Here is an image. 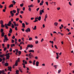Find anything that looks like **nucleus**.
Here are the masks:
<instances>
[{
	"mask_svg": "<svg viewBox=\"0 0 74 74\" xmlns=\"http://www.w3.org/2000/svg\"><path fill=\"white\" fill-rule=\"evenodd\" d=\"M11 25V21H10L9 22V23L8 24H5V26L6 29H8V26H10Z\"/></svg>",
	"mask_w": 74,
	"mask_h": 74,
	"instance_id": "f257e3e1",
	"label": "nucleus"
},
{
	"mask_svg": "<svg viewBox=\"0 0 74 74\" xmlns=\"http://www.w3.org/2000/svg\"><path fill=\"white\" fill-rule=\"evenodd\" d=\"M33 47V45H27V47L26 48V50H27L29 48H32Z\"/></svg>",
	"mask_w": 74,
	"mask_h": 74,
	"instance_id": "f03ea898",
	"label": "nucleus"
},
{
	"mask_svg": "<svg viewBox=\"0 0 74 74\" xmlns=\"http://www.w3.org/2000/svg\"><path fill=\"white\" fill-rule=\"evenodd\" d=\"M10 53H8V54H6L5 55V56L6 57V60H7V59H9V58L10 57Z\"/></svg>",
	"mask_w": 74,
	"mask_h": 74,
	"instance_id": "7ed1b4c3",
	"label": "nucleus"
},
{
	"mask_svg": "<svg viewBox=\"0 0 74 74\" xmlns=\"http://www.w3.org/2000/svg\"><path fill=\"white\" fill-rule=\"evenodd\" d=\"M42 13H44V9L40 10V11L39 15H42Z\"/></svg>",
	"mask_w": 74,
	"mask_h": 74,
	"instance_id": "20e7f679",
	"label": "nucleus"
},
{
	"mask_svg": "<svg viewBox=\"0 0 74 74\" xmlns=\"http://www.w3.org/2000/svg\"><path fill=\"white\" fill-rule=\"evenodd\" d=\"M32 54V53H30L29 54V58L30 59H32V58H34V56H33V54Z\"/></svg>",
	"mask_w": 74,
	"mask_h": 74,
	"instance_id": "39448f33",
	"label": "nucleus"
},
{
	"mask_svg": "<svg viewBox=\"0 0 74 74\" xmlns=\"http://www.w3.org/2000/svg\"><path fill=\"white\" fill-rule=\"evenodd\" d=\"M8 38L7 37H5L4 39H3V42H7V41H8Z\"/></svg>",
	"mask_w": 74,
	"mask_h": 74,
	"instance_id": "423d86ee",
	"label": "nucleus"
},
{
	"mask_svg": "<svg viewBox=\"0 0 74 74\" xmlns=\"http://www.w3.org/2000/svg\"><path fill=\"white\" fill-rule=\"evenodd\" d=\"M18 66V62H17V60H16V61L14 65L13 66V68L14 69V67H15V66Z\"/></svg>",
	"mask_w": 74,
	"mask_h": 74,
	"instance_id": "0eeeda50",
	"label": "nucleus"
},
{
	"mask_svg": "<svg viewBox=\"0 0 74 74\" xmlns=\"http://www.w3.org/2000/svg\"><path fill=\"white\" fill-rule=\"evenodd\" d=\"M26 32L27 33H28V32H30V29L29 28H27V29L25 30Z\"/></svg>",
	"mask_w": 74,
	"mask_h": 74,
	"instance_id": "6e6552de",
	"label": "nucleus"
},
{
	"mask_svg": "<svg viewBox=\"0 0 74 74\" xmlns=\"http://www.w3.org/2000/svg\"><path fill=\"white\" fill-rule=\"evenodd\" d=\"M16 22H15L14 21L13 22L14 26H19V24H18L16 23Z\"/></svg>",
	"mask_w": 74,
	"mask_h": 74,
	"instance_id": "1a4fd4ad",
	"label": "nucleus"
},
{
	"mask_svg": "<svg viewBox=\"0 0 74 74\" xmlns=\"http://www.w3.org/2000/svg\"><path fill=\"white\" fill-rule=\"evenodd\" d=\"M8 70H10V71H11V69H12V67L11 66H8Z\"/></svg>",
	"mask_w": 74,
	"mask_h": 74,
	"instance_id": "9d476101",
	"label": "nucleus"
},
{
	"mask_svg": "<svg viewBox=\"0 0 74 74\" xmlns=\"http://www.w3.org/2000/svg\"><path fill=\"white\" fill-rule=\"evenodd\" d=\"M10 13L11 14V16H12V17H13V16H14V13H12V11H11L10 12Z\"/></svg>",
	"mask_w": 74,
	"mask_h": 74,
	"instance_id": "9b49d317",
	"label": "nucleus"
},
{
	"mask_svg": "<svg viewBox=\"0 0 74 74\" xmlns=\"http://www.w3.org/2000/svg\"><path fill=\"white\" fill-rule=\"evenodd\" d=\"M4 72H5V71H4V70H3L2 71H0V74H1V73H3V74H5V73H4Z\"/></svg>",
	"mask_w": 74,
	"mask_h": 74,
	"instance_id": "f8f14e48",
	"label": "nucleus"
},
{
	"mask_svg": "<svg viewBox=\"0 0 74 74\" xmlns=\"http://www.w3.org/2000/svg\"><path fill=\"white\" fill-rule=\"evenodd\" d=\"M5 54H3L2 55L0 54V58H3V57L5 56Z\"/></svg>",
	"mask_w": 74,
	"mask_h": 74,
	"instance_id": "ddd939ff",
	"label": "nucleus"
},
{
	"mask_svg": "<svg viewBox=\"0 0 74 74\" xmlns=\"http://www.w3.org/2000/svg\"><path fill=\"white\" fill-rule=\"evenodd\" d=\"M12 32V29L11 28H10V30L9 31V33H10L11 34Z\"/></svg>",
	"mask_w": 74,
	"mask_h": 74,
	"instance_id": "4468645a",
	"label": "nucleus"
},
{
	"mask_svg": "<svg viewBox=\"0 0 74 74\" xmlns=\"http://www.w3.org/2000/svg\"><path fill=\"white\" fill-rule=\"evenodd\" d=\"M39 62L38 61H37L36 62V66H39Z\"/></svg>",
	"mask_w": 74,
	"mask_h": 74,
	"instance_id": "2eb2a0df",
	"label": "nucleus"
},
{
	"mask_svg": "<svg viewBox=\"0 0 74 74\" xmlns=\"http://www.w3.org/2000/svg\"><path fill=\"white\" fill-rule=\"evenodd\" d=\"M22 27H23V28H25V23H23L22 24Z\"/></svg>",
	"mask_w": 74,
	"mask_h": 74,
	"instance_id": "dca6fc26",
	"label": "nucleus"
},
{
	"mask_svg": "<svg viewBox=\"0 0 74 74\" xmlns=\"http://www.w3.org/2000/svg\"><path fill=\"white\" fill-rule=\"evenodd\" d=\"M34 7V5H33L31 4L30 5H29L28 6V8H30V7Z\"/></svg>",
	"mask_w": 74,
	"mask_h": 74,
	"instance_id": "f3484780",
	"label": "nucleus"
},
{
	"mask_svg": "<svg viewBox=\"0 0 74 74\" xmlns=\"http://www.w3.org/2000/svg\"><path fill=\"white\" fill-rule=\"evenodd\" d=\"M29 52H32L33 53L34 52V51L33 50H30L29 51Z\"/></svg>",
	"mask_w": 74,
	"mask_h": 74,
	"instance_id": "a211bd4d",
	"label": "nucleus"
},
{
	"mask_svg": "<svg viewBox=\"0 0 74 74\" xmlns=\"http://www.w3.org/2000/svg\"><path fill=\"white\" fill-rule=\"evenodd\" d=\"M10 8H11V7H14V5L13 4H11L9 6Z\"/></svg>",
	"mask_w": 74,
	"mask_h": 74,
	"instance_id": "6ab92c4d",
	"label": "nucleus"
},
{
	"mask_svg": "<svg viewBox=\"0 0 74 74\" xmlns=\"http://www.w3.org/2000/svg\"><path fill=\"white\" fill-rule=\"evenodd\" d=\"M1 36L2 37H4V32L2 33Z\"/></svg>",
	"mask_w": 74,
	"mask_h": 74,
	"instance_id": "aec40b11",
	"label": "nucleus"
},
{
	"mask_svg": "<svg viewBox=\"0 0 74 74\" xmlns=\"http://www.w3.org/2000/svg\"><path fill=\"white\" fill-rule=\"evenodd\" d=\"M41 17L40 16L38 17V20L40 21H41Z\"/></svg>",
	"mask_w": 74,
	"mask_h": 74,
	"instance_id": "412c9836",
	"label": "nucleus"
},
{
	"mask_svg": "<svg viewBox=\"0 0 74 74\" xmlns=\"http://www.w3.org/2000/svg\"><path fill=\"white\" fill-rule=\"evenodd\" d=\"M58 23L56 22H55L54 23V25L55 26H58Z\"/></svg>",
	"mask_w": 74,
	"mask_h": 74,
	"instance_id": "4be33fe9",
	"label": "nucleus"
},
{
	"mask_svg": "<svg viewBox=\"0 0 74 74\" xmlns=\"http://www.w3.org/2000/svg\"><path fill=\"white\" fill-rule=\"evenodd\" d=\"M12 3L13 4V5H15V3H16V2L14 1V0L12 1Z\"/></svg>",
	"mask_w": 74,
	"mask_h": 74,
	"instance_id": "5701e85b",
	"label": "nucleus"
},
{
	"mask_svg": "<svg viewBox=\"0 0 74 74\" xmlns=\"http://www.w3.org/2000/svg\"><path fill=\"white\" fill-rule=\"evenodd\" d=\"M5 66H8V63L6 62L5 64Z\"/></svg>",
	"mask_w": 74,
	"mask_h": 74,
	"instance_id": "b1692460",
	"label": "nucleus"
},
{
	"mask_svg": "<svg viewBox=\"0 0 74 74\" xmlns=\"http://www.w3.org/2000/svg\"><path fill=\"white\" fill-rule=\"evenodd\" d=\"M0 24H1V25H2V24H3V21L2 20H1L0 21Z\"/></svg>",
	"mask_w": 74,
	"mask_h": 74,
	"instance_id": "393cba45",
	"label": "nucleus"
},
{
	"mask_svg": "<svg viewBox=\"0 0 74 74\" xmlns=\"http://www.w3.org/2000/svg\"><path fill=\"white\" fill-rule=\"evenodd\" d=\"M17 62H20V58H18V59L17 60Z\"/></svg>",
	"mask_w": 74,
	"mask_h": 74,
	"instance_id": "a878e982",
	"label": "nucleus"
},
{
	"mask_svg": "<svg viewBox=\"0 0 74 74\" xmlns=\"http://www.w3.org/2000/svg\"><path fill=\"white\" fill-rule=\"evenodd\" d=\"M10 45L11 48H12V47H15V44H11Z\"/></svg>",
	"mask_w": 74,
	"mask_h": 74,
	"instance_id": "bb28decb",
	"label": "nucleus"
},
{
	"mask_svg": "<svg viewBox=\"0 0 74 74\" xmlns=\"http://www.w3.org/2000/svg\"><path fill=\"white\" fill-rule=\"evenodd\" d=\"M16 74H19V70H17L16 71Z\"/></svg>",
	"mask_w": 74,
	"mask_h": 74,
	"instance_id": "cd10ccee",
	"label": "nucleus"
},
{
	"mask_svg": "<svg viewBox=\"0 0 74 74\" xmlns=\"http://www.w3.org/2000/svg\"><path fill=\"white\" fill-rule=\"evenodd\" d=\"M18 69L19 71L21 72V73H23V72H22V69H21L20 67L18 68Z\"/></svg>",
	"mask_w": 74,
	"mask_h": 74,
	"instance_id": "c85d7f7f",
	"label": "nucleus"
},
{
	"mask_svg": "<svg viewBox=\"0 0 74 74\" xmlns=\"http://www.w3.org/2000/svg\"><path fill=\"white\" fill-rule=\"evenodd\" d=\"M4 31V30H3V29H1V31H0V32H1V33H3V32H3Z\"/></svg>",
	"mask_w": 74,
	"mask_h": 74,
	"instance_id": "c756f323",
	"label": "nucleus"
},
{
	"mask_svg": "<svg viewBox=\"0 0 74 74\" xmlns=\"http://www.w3.org/2000/svg\"><path fill=\"white\" fill-rule=\"evenodd\" d=\"M36 64V60H34V61L33 62V64L34 65H35Z\"/></svg>",
	"mask_w": 74,
	"mask_h": 74,
	"instance_id": "7c9ffc66",
	"label": "nucleus"
},
{
	"mask_svg": "<svg viewBox=\"0 0 74 74\" xmlns=\"http://www.w3.org/2000/svg\"><path fill=\"white\" fill-rule=\"evenodd\" d=\"M37 29V26H34V28L33 29V30H36Z\"/></svg>",
	"mask_w": 74,
	"mask_h": 74,
	"instance_id": "2f4dec72",
	"label": "nucleus"
},
{
	"mask_svg": "<svg viewBox=\"0 0 74 74\" xmlns=\"http://www.w3.org/2000/svg\"><path fill=\"white\" fill-rule=\"evenodd\" d=\"M11 27L12 28V29H14L15 27H14V24H12V26H11Z\"/></svg>",
	"mask_w": 74,
	"mask_h": 74,
	"instance_id": "473e14b6",
	"label": "nucleus"
},
{
	"mask_svg": "<svg viewBox=\"0 0 74 74\" xmlns=\"http://www.w3.org/2000/svg\"><path fill=\"white\" fill-rule=\"evenodd\" d=\"M5 26V25H3V24H1V27H2V28L4 27Z\"/></svg>",
	"mask_w": 74,
	"mask_h": 74,
	"instance_id": "72a5a7b5",
	"label": "nucleus"
},
{
	"mask_svg": "<svg viewBox=\"0 0 74 74\" xmlns=\"http://www.w3.org/2000/svg\"><path fill=\"white\" fill-rule=\"evenodd\" d=\"M54 67H55V69H56L57 68V67H57V66H58V65H53V66Z\"/></svg>",
	"mask_w": 74,
	"mask_h": 74,
	"instance_id": "f704fd0d",
	"label": "nucleus"
},
{
	"mask_svg": "<svg viewBox=\"0 0 74 74\" xmlns=\"http://www.w3.org/2000/svg\"><path fill=\"white\" fill-rule=\"evenodd\" d=\"M6 50H7V47H5V48L4 47V49H3L4 51H5H5Z\"/></svg>",
	"mask_w": 74,
	"mask_h": 74,
	"instance_id": "c9c22d12",
	"label": "nucleus"
},
{
	"mask_svg": "<svg viewBox=\"0 0 74 74\" xmlns=\"http://www.w3.org/2000/svg\"><path fill=\"white\" fill-rule=\"evenodd\" d=\"M47 18H48V15H47V14H46L45 16V18L47 19Z\"/></svg>",
	"mask_w": 74,
	"mask_h": 74,
	"instance_id": "e433bc0d",
	"label": "nucleus"
},
{
	"mask_svg": "<svg viewBox=\"0 0 74 74\" xmlns=\"http://www.w3.org/2000/svg\"><path fill=\"white\" fill-rule=\"evenodd\" d=\"M22 65H23V67H24V68H25V64L23 63Z\"/></svg>",
	"mask_w": 74,
	"mask_h": 74,
	"instance_id": "4c0bfd02",
	"label": "nucleus"
},
{
	"mask_svg": "<svg viewBox=\"0 0 74 74\" xmlns=\"http://www.w3.org/2000/svg\"><path fill=\"white\" fill-rule=\"evenodd\" d=\"M12 12H13V13H16V10H13Z\"/></svg>",
	"mask_w": 74,
	"mask_h": 74,
	"instance_id": "58836bf2",
	"label": "nucleus"
},
{
	"mask_svg": "<svg viewBox=\"0 0 74 74\" xmlns=\"http://www.w3.org/2000/svg\"><path fill=\"white\" fill-rule=\"evenodd\" d=\"M3 6L1 5V4H0V8H3Z\"/></svg>",
	"mask_w": 74,
	"mask_h": 74,
	"instance_id": "ea45409f",
	"label": "nucleus"
},
{
	"mask_svg": "<svg viewBox=\"0 0 74 74\" xmlns=\"http://www.w3.org/2000/svg\"><path fill=\"white\" fill-rule=\"evenodd\" d=\"M20 5V7H23V3H22V4H21Z\"/></svg>",
	"mask_w": 74,
	"mask_h": 74,
	"instance_id": "a19ab883",
	"label": "nucleus"
},
{
	"mask_svg": "<svg viewBox=\"0 0 74 74\" xmlns=\"http://www.w3.org/2000/svg\"><path fill=\"white\" fill-rule=\"evenodd\" d=\"M38 22V20H37V19H35V21H34V22Z\"/></svg>",
	"mask_w": 74,
	"mask_h": 74,
	"instance_id": "79ce46f5",
	"label": "nucleus"
},
{
	"mask_svg": "<svg viewBox=\"0 0 74 74\" xmlns=\"http://www.w3.org/2000/svg\"><path fill=\"white\" fill-rule=\"evenodd\" d=\"M18 55H21V51H19L18 52Z\"/></svg>",
	"mask_w": 74,
	"mask_h": 74,
	"instance_id": "37998d69",
	"label": "nucleus"
},
{
	"mask_svg": "<svg viewBox=\"0 0 74 74\" xmlns=\"http://www.w3.org/2000/svg\"><path fill=\"white\" fill-rule=\"evenodd\" d=\"M35 59H36V60H37V59H38V57L37 56L35 57Z\"/></svg>",
	"mask_w": 74,
	"mask_h": 74,
	"instance_id": "c03bdc74",
	"label": "nucleus"
},
{
	"mask_svg": "<svg viewBox=\"0 0 74 74\" xmlns=\"http://www.w3.org/2000/svg\"><path fill=\"white\" fill-rule=\"evenodd\" d=\"M35 44H38V41H36Z\"/></svg>",
	"mask_w": 74,
	"mask_h": 74,
	"instance_id": "a18cd8bd",
	"label": "nucleus"
},
{
	"mask_svg": "<svg viewBox=\"0 0 74 74\" xmlns=\"http://www.w3.org/2000/svg\"><path fill=\"white\" fill-rule=\"evenodd\" d=\"M56 54L57 55V56H59H59H59V53H56Z\"/></svg>",
	"mask_w": 74,
	"mask_h": 74,
	"instance_id": "49530a36",
	"label": "nucleus"
},
{
	"mask_svg": "<svg viewBox=\"0 0 74 74\" xmlns=\"http://www.w3.org/2000/svg\"><path fill=\"white\" fill-rule=\"evenodd\" d=\"M29 41H31V40H32V37H30L29 38Z\"/></svg>",
	"mask_w": 74,
	"mask_h": 74,
	"instance_id": "de8ad7c7",
	"label": "nucleus"
},
{
	"mask_svg": "<svg viewBox=\"0 0 74 74\" xmlns=\"http://www.w3.org/2000/svg\"><path fill=\"white\" fill-rule=\"evenodd\" d=\"M49 42L50 43H51L52 44H53V41H50Z\"/></svg>",
	"mask_w": 74,
	"mask_h": 74,
	"instance_id": "09e8293b",
	"label": "nucleus"
},
{
	"mask_svg": "<svg viewBox=\"0 0 74 74\" xmlns=\"http://www.w3.org/2000/svg\"><path fill=\"white\" fill-rule=\"evenodd\" d=\"M14 40L13 39H12V43H14Z\"/></svg>",
	"mask_w": 74,
	"mask_h": 74,
	"instance_id": "8fccbe9b",
	"label": "nucleus"
},
{
	"mask_svg": "<svg viewBox=\"0 0 74 74\" xmlns=\"http://www.w3.org/2000/svg\"><path fill=\"white\" fill-rule=\"evenodd\" d=\"M69 4L70 5H71V6L72 5V4H71V2H69Z\"/></svg>",
	"mask_w": 74,
	"mask_h": 74,
	"instance_id": "3c124183",
	"label": "nucleus"
},
{
	"mask_svg": "<svg viewBox=\"0 0 74 74\" xmlns=\"http://www.w3.org/2000/svg\"><path fill=\"white\" fill-rule=\"evenodd\" d=\"M54 47L55 48H56V49H58V47H57V46L56 45H54Z\"/></svg>",
	"mask_w": 74,
	"mask_h": 74,
	"instance_id": "603ef678",
	"label": "nucleus"
},
{
	"mask_svg": "<svg viewBox=\"0 0 74 74\" xmlns=\"http://www.w3.org/2000/svg\"><path fill=\"white\" fill-rule=\"evenodd\" d=\"M2 61H3V59L2 58H0V62H1Z\"/></svg>",
	"mask_w": 74,
	"mask_h": 74,
	"instance_id": "864d4df0",
	"label": "nucleus"
},
{
	"mask_svg": "<svg viewBox=\"0 0 74 74\" xmlns=\"http://www.w3.org/2000/svg\"><path fill=\"white\" fill-rule=\"evenodd\" d=\"M15 30H16V31H17V30H18V29H17V27H15Z\"/></svg>",
	"mask_w": 74,
	"mask_h": 74,
	"instance_id": "5fc2aeb1",
	"label": "nucleus"
},
{
	"mask_svg": "<svg viewBox=\"0 0 74 74\" xmlns=\"http://www.w3.org/2000/svg\"><path fill=\"white\" fill-rule=\"evenodd\" d=\"M7 47L8 48H8H9V47H10V45L9 44L7 45Z\"/></svg>",
	"mask_w": 74,
	"mask_h": 74,
	"instance_id": "6e6d98bb",
	"label": "nucleus"
},
{
	"mask_svg": "<svg viewBox=\"0 0 74 74\" xmlns=\"http://www.w3.org/2000/svg\"><path fill=\"white\" fill-rule=\"evenodd\" d=\"M10 49H11L9 50L10 52H12V48H10Z\"/></svg>",
	"mask_w": 74,
	"mask_h": 74,
	"instance_id": "4d7b16f0",
	"label": "nucleus"
},
{
	"mask_svg": "<svg viewBox=\"0 0 74 74\" xmlns=\"http://www.w3.org/2000/svg\"><path fill=\"white\" fill-rule=\"evenodd\" d=\"M60 72H61V69H60L59 70H58V73H59H59H60Z\"/></svg>",
	"mask_w": 74,
	"mask_h": 74,
	"instance_id": "13d9d810",
	"label": "nucleus"
},
{
	"mask_svg": "<svg viewBox=\"0 0 74 74\" xmlns=\"http://www.w3.org/2000/svg\"><path fill=\"white\" fill-rule=\"evenodd\" d=\"M25 7H23V11H25Z\"/></svg>",
	"mask_w": 74,
	"mask_h": 74,
	"instance_id": "bf43d9fd",
	"label": "nucleus"
},
{
	"mask_svg": "<svg viewBox=\"0 0 74 74\" xmlns=\"http://www.w3.org/2000/svg\"><path fill=\"white\" fill-rule=\"evenodd\" d=\"M40 9V8H38L36 9V11L38 12V10H39V9Z\"/></svg>",
	"mask_w": 74,
	"mask_h": 74,
	"instance_id": "052dcab7",
	"label": "nucleus"
},
{
	"mask_svg": "<svg viewBox=\"0 0 74 74\" xmlns=\"http://www.w3.org/2000/svg\"><path fill=\"white\" fill-rule=\"evenodd\" d=\"M15 51L16 52H18V49H15Z\"/></svg>",
	"mask_w": 74,
	"mask_h": 74,
	"instance_id": "680f3d73",
	"label": "nucleus"
},
{
	"mask_svg": "<svg viewBox=\"0 0 74 74\" xmlns=\"http://www.w3.org/2000/svg\"><path fill=\"white\" fill-rule=\"evenodd\" d=\"M26 68H27V71L29 70V68L26 67Z\"/></svg>",
	"mask_w": 74,
	"mask_h": 74,
	"instance_id": "e2e57ef3",
	"label": "nucleus"
},
{
	"mask_svg": "<svg viewBox=\"0 0 74 74\" xmlns=\"http://www.w3.org/2000/svg\"><path fill=\"white\" fill-rule=\"evenodd\" d=\"M3 12H5V9H3Z\"/></svg>",
	"mask_w": 74,
	"mask_h": 74,
	"instance_id": "0e129e2a",
	"label": "nucleus"
},
{
	"mask_svg": "<svg viewBox=\"0 0 74 74\" xmlns=\"http://www.w3.org/2000/svg\"><path fill=\"white\" fill-rule=\"evenodd\" d=\"M15 38V36H12V39H14Z\"/></svg>",
	"mask_w": 74,
	"mask_h": 74,
	"instance_id": "69168bd1",
	"label": "nucleus"
},
{
	"mask_svg": "<svg viewBox=\"0 0 74 74\" xmlns=\"http://www.w3.org/2000/svg\"><path fill=\"white\" fill-rule=\"evenodd\" d=\"M29 63L30 64L32 63V61H31V60H29Z\"/></svg>",
	"mask_w": 74,
	"mask_h": 74,
	"instance_id": "338daca9",
	"label": "nucleus"
},
{
	"mask_svg": "<svg viewBox=\"0 0 74 74\" xmlns=\"http://www.w3.org/2000/svg\"><path fill=\"white\" fill-rule=\"evenodd\" d=\"M20 12L21 14H23L24 12L23 11H21Z\"/></svg>",
	"mask_w": 74,
	"mask_h": 74,
	"instance_id": "774afa93",
	"label": "nucleus"
}]
</instances>
